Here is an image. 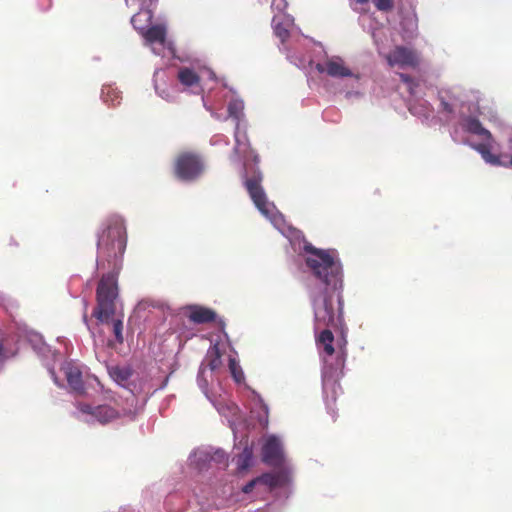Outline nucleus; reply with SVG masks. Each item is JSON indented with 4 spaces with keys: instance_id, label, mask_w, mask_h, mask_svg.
Here are the masks:
<instances>
[{
    "instance_id": "f257e3e1",
    "label": "nucleus",
    "mask_w": 512,
    "mask_h": 512,
    "mask_svg": "<svg viewBox=\"0 0 512 512\" xmlns=\"http://www.w3.org/2000/svg\"><path fill=\"white\" fill-rule=\"evenodd\" d=\"M246 190L258 211L288 239L295 252L302 254L305 271L316 281L309 288L316 329L334 325L343 309V267L338 252L314 247L305 241L301 231L287 224L259 186V177L247 180Z\"/></svg>"
},
{
    "instance_id": "f03ea898",
    "label": "nucleus",
    "mask_w": 512,
    "mask_h": 512,
    "mask_svg": "<svg viewBox=\"0 0 512 512\" xmlns=\"http://www.w3.org/2000/svg\"><path fill=\"white\" fill-rule=\"evenodd\" d=\"M127 232L125 219L119 214L109 215L101 225L97 241V267L109 269L103 275L97 287V305L93 316L98 322L112 323L116 341L122 343L123 322L114 319L118 296L117 275L122 266V257L126 249Z\"/></svg>"
},
{
    "instance_id": "7ed1b4c3",
    "label": "nucleus",
    "mask_w": 512,
    "mask_h": 512,
    "mask_svg": "<svg viewBox=\"0 0 512 512\" xmlns=\"http://www.w3.org/2000/svg\"><path fill=\"white\" fill-rule=\"evenodd\" d=\"M440 105L438 113L440 118L451 126V136L456 142H464L459 136L460 131L473 134L480 138V143H471L491 166L512 169V138L508 159L506 155L493 154L495 140L489 130L483 127L478 119L479 105L478 92L469 94L460 89H449L440 92Z\"/></svg>"
},
{
    "instance_id": "20e7f679",
    "label": "nucleus",
    "mask_w": 512,
    "mask_h": 512,
    "mask_svg": "<svg viewBox=\"0 0 512 512\" xmlns=\"http://www.w3.org/2000/svg\"><path fill=\"white\" fill-rule=\"evenodd\" d=\"M261 456L265 464L277 470L263 474L243 486L242 492L252 497H260L267 492L279 490L275 497L283 502L292 494L294 465L287 457L283 439L275 434L262 437Z\"/></svg>"
},
{
    "instance_id": "39448f33",
    "label": "nucleus",
    "mask_w": 512,
    "mask_h": 512,
    "mask_svg": "<svg viewBox=\"0 0 512 512\" xmlns=\"http://www.w3.org/2000/svg\"><path fill=\"white\" fill-rule=\"evenodd\" d=\"M217 338L211 341V347L200 365L197 384L219 414L227 418L236 439V420L239 419V408L234 403L227 402L221 385V380L226 375L221 357L226 354L229 342L226 333H223L222 336L218 335Z\"/></svg>"
},
{
    "instance_id": "423d86ee",
    "label": "nucleus",
    "mask_w": 512,
    "mask_h": 512,
    "mask_svg": "<svg viewBox=\"0 0 512 512\" xmlns=\"http://www.w3.org/2000/svg\"><path fill=\"white\" fill-rule=\"evenodd\" d=\"M343 311L341 312V315ZM342 322V316L340 320L334 325L321 326L316 329V321L314 320V330L317 334L318 331H322L316 336V344L321 356L323 367H322V388L323 395L326 403L328 412L335 416L333 404L335 403L337 396L339 395L341 388L338 384L339 378L342 375V370L345 363V345L346 340L343 339V343L336 349L333 346L334 336L328 329L329 327H337Z\"/></svg>"
},
{
    "instance_id": "0eeeda50",
    "label": "nucleus",
    "mask_w": 512,
    "mask_h": 512,
    "mask_svg": "<svg viewBox=\"0 0 512 512\" xmlns=\"http://www.w3.org/2000/svg\"><path fill=\"white\" fill-rule=\"evenodd\" d=\"M343 311L341 312V315ZM342 322V316L340 320L334 325L321 326L316 329V321L314 320V330L317 334L318 331H322L316 336V344L321 356L323 367H322V388L323 395L326 403L328 412L335 416L333 404L335 403L337 396L339 395L341 388L338 384L339 378L342 375V370L345 363V345L346 340L343 339V343L336 349L333 346L334 336L328 329L329 327H337Z\"/></svg>"
},
{
    "instance_id": "6e6552de",
    "label": "nucleus",
    "mask_w": 512,
    "mask_h": 512,
    "mask_svg": "<svg viewBox=\"0 0 512 512\" xmlns=\"http://www.w3.org/2000/svg\"><path fill=\"white\" fill-rule=\"evenodd\" d=\"M315 69L319 74L338 81L335 92L342 95L347 102L355 103L365 97L366 77L346 57L323 50Z\"/></svg>"
},
{
    "instance_id": "1a4fd4ad",
    "label": "nucleus",
    "mask_w": 512,
    "mask_h": 512,
    "mask_svg": "<svg viewBox=\"0 0 512 512\" xmlns=\"http://www.w3.org/2000/svg\"><path fill=\"white\" fill-rule=\"evenodd\" d=\"M232 93L228 104V116L235 121V147L233 154L230 156L231 162L240 169L244 185L247 180L259 177V186L262 182V174L250 162H256L257 155L250 149L249 141L246 134V126L242 121L244 103L241 99Z\"/></svg>"
},
{
    "instance_id": "9d476101",
    "label": "nucleus",
    "mask_w": 512,
    "mask_h": 512,
    "mask_svg": "<svg viewBox=\"0 0 512 512\" xmlns=\"http://www.w3.org/2000/svg\"><path fill=\"white\" fill-rule=\"evenodd\" d=\"M288 3L286 0H272L271 8L274 12L272 18V28L276 37L280 40V50L286 54L287 59L296 67L306 70L310 68L314 60L310 54L298 53L293 51L295 48L291 44V39L295 37L294 33V18L285 13Z\"/></svg>"
},
{
    "instance_id": "9b49d317",
    "label": "nucleus",
    "mask_w": 512,
    "mask_h": 512,
    "mask_svg": "<svg viewBox=\"0 0 512 512\" xmlns=\"http://www.w3.org/2000/svg\"><path fill=\"white\" fill-rule=\"evenodd\" d=\"M49 373L58 387L68 388L77 395H90L91 391L97 392L100 388L99 380L75 360H65L58 372L49 369Z\"/></svg>"
},
{
    "instance_id": "f8f14e48",
    "label": "nucleus",
    "mask_w": 512,
    "mask_h": 512,
    "mask_svg": "<svg viewBox=\"0 0 512 512\" xmlns=\"http://www.w3.org/2000/svg\"><path fill=\"white\" fill-rule=\"evenodd\" d=\"M177 87L179 92L200 95L202 94V102L204 107L212 113V116L218 120L221 117L212 112V102L210 93L204 94L206 89H211L206 86V79L214 80L215 74L208 68H200L195 66H183L177 71Z\"/></svg>"
},
{
    "instance_id": "ddd939ff",
    "label": "nucleus",
    "mask_w": 512,
    "mask_h": 512,
    "mask_svg": "<svg viewBox=\"0 0 512 512\" xmlns=\"http://www.w3.org/2000/svg\"><path fill=\"white\" fill-rule=\"evenodd\" d=\"M371 36L377 47L378 53L386 59L390 67L407 69L415 68L419 65V54L410 48L396 46L392 51L388 50L385 43L388 41V29L384 27H373Z\"/></svg>"
},
{
    "instance_id": "4468645a",
    "label": "nucleus",
    "mask_w": 512,
    "mask_h": 512,
    "mask_svg": "<svg viewBox=\"0 0 512 512\" xmlns=\"http://www.w3.org/2000/svg\"><path fill=\"white\" fill-rule=\"evenodd\" d=\"M75 416L78 420L87 424L106 425L116 421L121 417H132L131 410L119 409L110 404H95L87 401H77L75 403Z\"/></svg>"
},
{
    "instance_id": "2eb2a0df",
    "label": "nucleus",
    "mask_w": 512,
    "mask_h": 512,
    "mask_svg": "<svg viewBox=\"0 0 512 512\" xmlns=\"http://www.w3.org/2000/svg\"><path fill=\"white\" fill-rule=\"evenodd\" d=\"M205 171L202 157L191 152L179 154L174 162V173L177 179L183 182L197 181Z\"/></svg>"
},
{
    "instance_id": "dca6fc26",
    "label": "nucleus",
    "mask_w": 512,
    "mask_h": 512,
    "mask_svg": "<svg viewBox=\"0 0 512 512\" xmlns=\"http://www.w3.org/2000/svg\"><path fill=\"white\" fill-rule=\"evenodd\" d=\"M400 78L412 96L409 102V111L419 118L428 120L432 116L433 109L428 101L420 97L423 93L424 85L412 80L406 74H400Z\"/></svg>"
},
{
    "instance_id": "f3484780",
    "label": "nucleus",
    "mask_w": 512,
    "mask_h": 512,
    "mask_svg": "<svg viewBox=\"0 0 512 512\" xmlns=\"http://www.w3.org/2000/svg\"><path fill=\"white\" fill-rule=\"evenodd\" d=\"M157 0H125L127 7L139 9L131 18L133 27L142 33L152 21L151 7Z\"/></svg>"
},
{
    "instance_id": "a211bd4d",
    "label": "nucleus",
    "mask_w": 512,
    "mask_h": 512,
    "mask_svg": "<svg viewBox=\"0 0 512 512\" xmlns=\"http://www.w3.org/2000/svg\"><path fill=\"white\" fill-rule=\"evenodd\" d=\"M167 73L164 69H156L153 75V87L156 95L168 103H176L179 99L177 86L167 84Z\"/></svg>"
},
{
    "instance_id": "6ab92c4d",
    "label": "nucleus",
    "mask_w": 512,
    "mask_h": 512,
    "mask_svg": "<svg viewBox=\"0 0 512 512\" xmlns=\"http://www.w3.org/2000/svg\"><path fill=\"white\" fill-rule=\"evenodd\" d=\"M151 50L156 55H162L166 49V31L162 25L151 24L141 33Z\"/></svg>"
},
{
    "instance_id": "aec40b11",
    "label": "nucleus",
    "mask_w": 512,
    "mask_h": 512,
    "mask_svg": "<svg viewBox=\"0 0 512 512\" xmlns=\"http://www.w3.org/2000/svg\"><path fill=\"white\" fill-rule=\"evenodd\" d=\"M211 458L212 455L208 447L198 448L190 454L188 463L192 469L202 472L210 467Z\"/></svg>"
},
{
    "instance_id": "412c9836",
    "label": "nucleus",
    "mask_w": 512,
    "mask_h": 512,
    "mask_svg": "<svg viewBox=\"0 0 512 512\" xmlns=\"http://www.w3.org/2000/svg\"><path fill=\"white\" fill-rule=\"evenodd\" d=\"M189 310V319L194 323H208L216 318V313L206 307L193 305L188 308Z\"/></svg>"
},
{
    "instance_id": "4be33fe9",
    "label": "nucleus",
    "mask_w": 512,
    "mask_h": 512,
    "mask_svg": "<svg viewBox=\"0 0 512 512\" xmlns=\"http://www.w3.org/2000/svg\"><path fill=\"white\" fill-rule=\"evenodd\" d=\"M227 350L230 351V353L228 354V367L230 374L237 384H241L244 382L245 376L241 366L239 365V361L236 357V352L230 345L229 347L226 348V351Z\"/></svg>"
},
{
    "instance_id": "5701e85b",
    "label": "nucleus",
    "mask_w": 512,
    "mask_h": 512,
    "mask_svg": "<svg viewBox=\"0 0 512 512\" xmlns=\"http://www.w3.org/2000/svg\"><path fill=\"white\" fill-rule=\"evenodd\" d=\"M253 407L252 412L258 410L257 419L261 425L266 427L268 425V406L264 403L263 399L255 391H252Z\"/></svg>"
},
{
    "instance_id": "b1692460",
    "label": "nucleus",
    "mask_w": 512,
    "mask_h": 512,
    "mask_svg": "<svg viewBox=\"0 0 512 512\" xmlns=\"http://www.w3.org/2000/svg\"><path fill=\"white\" fill-rule=\"evenodd\" d=\"M102 100L110 105L116 106L121 102V92L114 85H104L101 92Z\"/></svg>"
},
{
    "instance_id": "393cba45",
    "label": "nucleus",
    "mask_w": 512,
    "mask_h": 512,
    "mask_svg": "<svg viewBox=\"0 0 512 512\" xmlns=\"http://www.w3.org/2000/svg\"><path fill=\"white\" fill-rule=\"evenodd\" d=\"M401 32L404 39H412L417 33V19L415 15L403 17L400 23Z\"/></svg>"
},
{
    "instance_id": "a878e982",
    "label": "nucleus",
    "mask_w": 512,
    "mask_h": 512,
    "mask_svg": "<svg viewBox=\"0 0 512 512\" xmlns=\"http://www.w3.org/2000/svg\"><path fill=\"white\" fill-rule=\"evenodd\" d=\"M236 466L238 471H244L248 469L253 463V451L252 448L245 445L243 451L235 458Z\"/></svg>"
},
{
    "instance_id": "bb28decb",
    "label": "nucleus",
    "mask_w": 512,
    "mask_h": 512,
    "mask_svg": "<svg viewBox=\"0 0 512 512\" xmlns=\"http://www.w3.org/2000/svg\"><path fill=\"white\" fill-rule=\"evenodd\" d=\"M208 449H210V453L212 455V463L226 465V453L224 450L213 447H208Z\"/></svg>"
},
{
    "instance_id": "cd10ccee",
    "label": "nucleus",
    "mask_w": 512,
    "mask_h": 512,
    "mask_svg": "<svg viewBox=\"0 0 512 512\" xmlns=\"http://www.w3.org/2000/svg\"><path fill=\"white\" fill-rule=\"evenodd\" d=\"M374 4L381 11H387L392 8L391 0H374Z\"/></svg>"
},
{
    "instance_id": "c85d7f7f",
    "label": "nucleus",
    "mask_w": 512,
    "mask_h": 512,
    "mask_svg": "<svg viewBox=\"0 0 512 512\" xmlns=\"http://www.w3.org/2000/svg\"><path fill=\"white\" fill-rule=\"evenodd\" d=\"M254 512H280V509L274 503H269L265 505L263 508L256 510Z\"/></svg>"
},
{
    "instance_id": "c756f323",
    "label": "nucleus",
    "mask_w": 512,
    "mask_h": 512,
    "mask_svg": "<svg viewBox=\"0 0 512 512\" xmlns=\"http://www.w3.org/2000/svg\"><path fill=\"white\" fill-rule=\"evenodd\" d=\"M5 352H4V347L2 345V343L0 342V362H2L4 359H5Z\"/></svg>"
},
{
    "instance_id": "7c9ffc66",
    "label": "nucleus",
    "mask_w": 512,
    "mask_h": 512,
    "mask_svg": "<svg viewBox=\"0 0 512 512\" xmlns=\"http://www.w3.org/2000/svg\"><path fill=\"white\" fill-rule=\"evenodd\" d=\"M83 322L85 323V325L87 326V328H88L89 330H91V329H90V326H89V323H88V318H87V314H86V312H84V314H83ZM90 332H91V334H92V335H94V333H93L92 331H90Z\"/></svg>"
},
{
    "instance_id": "2f4dec72",
    "label": "nucleus",
    "mask_w": 512,
    "mask_h": 512,
    "mask_svg": "<svg viewBox=\"0 0 512 512\" xmlns=\"http://www.w3.org/2000/svg\"><path fill=\"white\" fill-rule=\"evenodd\" d=\"M119 376H120V378L122 380H126L128 378V372L127 371H120Z\"/></svg>"
},
{
    "instance_id": "473e14b6",
    "label": "nucleus",
    "mask_w": 512,
    "mask_h": 512,
    "mask_svg": "<svg viewBox=\"0 0 512 512\" xmlns=\"http://www.w3.org/2000/svg\"><path fill=\"white\" fill-rule=\"evenodd\" d=\"M52 1L51 0H45L44 9L47 10L51 7Z\"/></svg>"
},
{
    "instance_id": "72a5a7b5",
    "label": "nucleus",
    "mask_w": 512,
    "mask_h": 512,
    "mask_svg": "<svg viewBox=\"0 0 512 512\" xmlns=\"http://www.w3.org/2000/svg\"><path fill=\"white\" fill-rule=\"evenodd\" d=\"M355 1L359 4H364V3L368 2V0H355Z\"/></svg>"
}]
</instances>
